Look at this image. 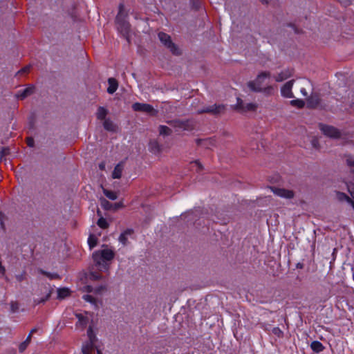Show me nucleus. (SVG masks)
Here are the masks:
<instances>
[{"label":"nucleus","mask_w":354,"mask_h":354,"mask_svg":"<svg viewBox=\"0 0 354 354\" xmlns=\"http://www.w3.org/2000/svg\"><path fill=\"white\" fill-rule=\"evenodd\" d=\"M26 271H23V272L21 274L16 275V277H15L16 279L19 282H21L22 281L26 279Z\"/></svg>","instance_id":"a18cd8bd"},{"label":"nucleus","mask_w":354,"mask_h":354,"mask_svg":"<svg viewBox=\"0 0 354 354\" xmlns=\"http://www.w3.org/2000/svg\"><path fill=\"white\" fill-rule=\"evenodd\" d=\"M108 113L109 111L106 108L103 106H99L96 112V118L97 120H104L106 119V116Z\"/></svg>","instance_id":"5701e85b"},{"label":"nucleus","mask_w":354,"mask_h":354,"mask_svg":"<svg viewBox=\"0 0 354 354\" xmlns=\"http://www.w3.org/2000/svg\"><path fill=\"white\" fill-rule=\"evenodd\" d=\"M88 243L90 248H93L97 243V239L93 234H91L88 239Z\"/></svg>","instance_id":"f704fd0d"},{"label":"nucleus","mask_w":354,"mask_h":354,"mask_svg":"<svg viewBox=\"0 0 354 354\" xmlns=\"http://www.w3.org/2000/svg\"><path fill=\"white\" fill-rule=\"evenodd\" d=\"M115 257V253L110 249H104L98 250L93 254V259L95 266L101 271H108L109 269V263Z\"/></svg>","instance_id":"f257e3e1"},{"label":"nucleus","mask_w":354,"mask_h":354,"mask_svg":"<svg viewBox=\"0 0 354 354\" xmlns=\"http://www.w3.org/2000/svg\"><path fill=\"white\" fill-rule=\"evenodd\" d=\"M198 0H193V6L195 7L196 9L198 8Z\"/></svg>","instance_id":"6e6d98bb"},{"label":"nucleus","mask_w":354,"mask_h":354,"mask_svg":"<svg viewBox=\"0 0 354 354\" xmlns=\"http://www.w3.org/2000/svg\"><path fill=\"white\" fill-rule=\"evenodd\" d=\"M26 143H27V145L30 147H33L34 145H35V141H34V139L31 137H28L26 139Z\"/></svg>","instance_id":"de8ad7c7"},{"label":"nucleus","mask_w":354,"mask_h":354,"mask_svg":"<svg viewBox=\"0 0 354 354\" xmlns=\"http://www.w3.org/2000/svg\"><path fill=\"white\" fill-rule=\"evenodd\" d=\"M311 144L313 145V147L315 149H319V140L317 138H313L311 141Z\"/></svg>","instance_id":"09e8293b"},{"label":"nucleus","mask_w":354,"mask_h":354,"mask_svg":"<svg viewBox=\"0 0 354 354\" xmlns=\"http://www.w3.org/2000/svg\"><path fill=\"white\" fill-rule=\"evenodd\" d=\"M171 126L186 131L192 130L194 127V123L189 120H173L168 122Z\"/></svg>","instance_id":"423d86ee"},{"label":"nucleus","mask_w":354,"mask_h":354,"mask_svg":"<svg viewBox=\"0 0 354 354\" xmlns=\"http://www.w3.org/2000/svg\"><path fill=\"white\" fill-rule=\"evenodd\" d=\"M290 104L292 106H295L299 109H301L305 106L304 101L303 100H300V99L292 100L290 102Z\"/></svg>","instance_id":"7c9ffc66"},{"label":"nucleus","mask_w":354,"mask_h":354,"mask_svg":"<svg viewBox=\"0 0 354 354\" xmlns=\"http://www.w3.org/2000/svg\"><path fill=\"white\" fill-rule=\"evenodd\" d=\"M295 83V80H291L286 82L281 88V94L286 98H294L295 95L292 92V88Z\"/></svg>","instance_id":"f8f14e48"},{"label":"nucleus","mask_w":354,"mask_h":354,"mask_svg":"<svg viewBox=\"0 0 354 354\" xmlns=\"http://www.w3.org/2000/svg\"><path fill=\"white\" fill-rule=\"evenodd\" d=\"M102 278V275L97 272H91L90 273V279L91 280L97 281V280L101 279Z\"/></svg>","instance_id":"ea45409f"},{"label":"nucleus","mask_w":354,"mask_h":354,"mask_svg":"<svg viewBox=\"0 0 354 354\" xmlns=\"http://www.w3.org/2000/svg\"><path fill=\"white\" fill-rule=\"evenodd\" d=\"M270 189L275 195L281 198L291 199L295 196V192L292 190L279 188L276 187H270Z\"/></svg>","instance_id":"1a4fd4ad"},{"label":"nucleus","mask_w":354,"mask_h":354,"mask_svg":"<svg viewBox=\"0 0 354 354\" xmlns=\"http://www.w3.org/2000/svg\"><path fill=\"white\" fill-rule=\"evenodd\" d=\"M293 74L294 69L288 68L281 71L277 76L274 77V79L276 82H281L292 77Z\"/></svg>","instance_id":"4468645a"},{"label":"nucleus","mask_w":354,"mask_h":354,"mask_svg":"<svg viewBox=\"0 0 354 354\" xmlns=\"http://www.w3.org/2000/svg\"><path fill=\"white\" fill-rule=\"evenodd\" d=\"M97 354H102V351H101L97 350Z\"/></svg>","instance_id":"0e129e2a"},{"label":"nucleus","mask_w":354,"mask_h":354,"mask_svg":"<svg viewBox=\"0 0 354 354\" xmlns=\"http://www.w3.org/2000/svg\"><path fill=\"white\" fill-rule=\"evenodd\" d=\"M95 342L88 341L85 344L82 346V353L83 354H91L93 349Z\"/></svg>","instance_id":"bb28decb"},{"label":"nucleus","mask_w":354,"mask_h":354,"mask_svg":"<svg viewBox=\"0 0 354 354\" xmlns=\"http://www.w3.org/2000/svg\"><path fill=\"white\" fill-rule=\"evenodd\" d=\"M244 106L243 100L240 97H237L236 104L232 108L234 110L243 113Z\"/></svg>","instance_id":"cd10ccee"},{"label":"nucleus","mask_w":354,"mask_h":354,"mask_svg":"<svg viewBox=\"0 0 354 354\" xmlns=\"http://www.w3.org/2000/svg\"><path fill=\"white\" fill-rule=\"evenodd\" d=\"M353 279H354V272H353Z\"/></svg>","instance_id":"338daca9"},{"label":"nucleus","mask_w":354,"mask_h":354,"mask_svg":"<svg viewBox=\"0 0 354 354\" xmlns=\"http://www.w3.org/2000/svg\"><path fill=\"white\" fill-rule=\"evenodd\" d=\"M194 162L198 166V169L200 170L203 169V166L201 165V163L198 160H195Z\"/></svg>","instance_id":"3c124183"},{"label":"nucleus","mask_w":354,"mask_h":354,"mask_svg":"<svg viewBox=\"0 0 354 354\" xmlns=\"http://www.w3.org/2000/svg\"><path fill=\"white\" fill-rule=\"evenodd\" d=\"M103 194L109 199L111 200H115L118 198V194L116 192L106 189H103Z\"/></svg>","instance_id":"c756f323"},{"label":"nucleus","mask_w":354,"mask_h":354,"mask_svg":"<svg viewBox=\"0 0 354 354\" xmlns=\"http://www.w3.org/2000/svg\"><path fill=\"white\" fill-rule=\"evenodd\" d=\"M158 129H159V134L160 136H167L171 135V133H172V130L167 126L160 125V126H159Z\"/></svg>","instance_id":"c85d7f7f"},{"label":"nucleus","mask_w":354,"mask_h":354,"mask_svg":"<svg viewBox=\"0 0 354 354\" xmlns=\"http://www.w3.org/2000/svg\"><path fill=\"white\" fill-rule=\"evenodd\" d=\"M134 233V230L131 228H128L122 232L118 238L119 241L124 245L128 243V236H131Z\"/></svg>","instance_id":"dca6fc26"},{"label":"nucleus","mask_w":354,"mask_h":354,"mask_svg":"<svg viewBox=\"0 0 354 354\" xmlns=\"http://www.w3.org/2000/svg\"><path fill=\"white\" fill-rule=\"evenodd\" d=\"M340 4L344 8H347L352 4L351 0H339Z\"/></svg>","instance_id":"49530a36"},{"label":"nucleus","mask_w":354,"mask_h":354,"mask_svg":"<svg viewBox=\"0 0 354 354\" xmlns=\"http://www.w3.org/2000/svg\"><path fill=\"white\" fill-rule=\"evenodd\" d=\"M100 205L104 209L112 210L114 212L124 207V205L122 202L111 203L104 198H100Z\"/></svg>","instance_id":"9d476101"},{"label":"nucleus","mask_w":354,"mask_h":354,"mask_svg":"<svg viewBox=\"0 0 354 354\" xmlns=\"http://www.w3.org/2000/svg\"><path fill=\"white\" fill-rule=\"evenodd\" d=\"M19 304L17 301H12L10 302V312L15 313L19 310Z\"/></svg>","instance_id":"c9c22d12"},{"label":"nucleus","mask_w":354,"mask_h":354,"mask_svg":"<svg viewBox=\"0 0 354 354\" xmlns=\"http://www.w3.org/2000/svg\"><path fill=\"white\" fill-rule=\"evenodd\" d=\"M10 153V149L8 147H3L1 150L0 151V160H2V158L9 154Z\"/></svg>","instance_id":"a19ab883"},{"label":"nucleus","mask_w":354,"mask_h":354,"mask_svg":"<svg viewBox=\"0 0 354 354\" xmlns=\"http://www.w3.org/2000/svg\"><path fill=\"white\" fill-rule=\"evenodd\" d=\"M351 173L354 174V169L351 170Z\"/></svg>","instance_id":"69168bd1"},{"label":"nucleus","mask_w":354,"mask_h":354,"mask_svg":"<svg viewBox=\"0 0 354 354\" xmlns=\"http://www.w3.org/2000/svg\"><path fill=\"white\" fill-rule=\"evenodd\" d=\"M270 77V73L269 71H263L260 73L256 79L252 81H249L248 82H253L254 86H261L263 82V80L266 78H268Z\"/></svg>","instance_id":"2eb2a0df"},{"label":"nucleus","mask_w":354,"mask_h":354,"mask_svg":"<svg viewBox=\"0 0 354 354\" xmlns=\"http://www.w3.org/2000/svg\"><path fill=\"white\" fill-rule=\"evenodd\" d=\"M31 337H32V335H28V337H26L25 342H28V344H30V341H31Z\"/></svg>","instance_id":"052dcab7"},{"label":"nucleus","mask_w":354,"mask_h":354,"mask_svg":"<svg viewBox=\"0 0 354 354\" xmlns=\"http://www.w3.org/2000/svg\"><path fill=\"white\" fill-rule=\"evenodd\" d=\"M132 109L135 111L144 112L151 114V115H156L157 111L149 104L136 102L133 104Z\"/></svg>","instance_id":"0eeeda50"},{"label":"nucleus","mask_w":354,"mask_h":354,"mask_svg":"<svg viewBox=\"0 0 354 354\" xmlns=\"http://www.w3.org/2000/svg\"><path fill=\"white\" fill-rule=\"evenodd\" d=\"M44 290L45 296L44 297H41L40 299H34V303L36 305L42 304L48 301L50 297H51V295L53 292V288L50 286L49 283L44 284L42 287L41 290Z\"/></svg>","instance_id":"9b49d317"},{"label":"nucleus","mask_w":354,"mask_h":354,"mask_svg":"<svg viewBox=\"0 0 354 354\" xmlns=\"http://www.w3.org/2000/svg\"><path fill=\"white\" fill-rule=\"evenodd\" d=\"M318 127L322 133L328 138L339 139L342 136L341 131L334 126L319 123Z\"/></svg>","instance_id":"20e7f679"},{"label":"nucleus","mask_w":354,"mask_h":354,"mask_svg":"<svg viewBox=\"0 0 354 354\" xmlns=\"http://www.w3.org/2000/svg\"><path fill=\"white\" fill-rule=\"evenodd\" d=\"M97 225L102 229H107L109 226V224L106 221V220L101 216L97 221Z\"/></svg>","instance_id":"473e14b6"},{"label":"nucleus","mask_w":354,"mask_h":354,"mask_svg":"<svg viewBox=\"0 0 354 354\" xmlns=\"http://www.w3.org/2000/svg\"><path fill=\"white\" fill-rule=\"evenodd\" d=\"M37 272L43 275H45L50 279H59L60 276L57 273H50L49 272L45 271L41 268H38Z\"/></svg>","instance_id":"393cba45"},{"label":"nucleus","mask_w":354,"mask_h":354,"mask_svg":"<svg viewBox=\"0 0 354 354\" xmlns=\"http://www.w3.org/2000/svg\"><path fill=\"white\" fill-rule=\"evenodd\" d=\"M97 216H100V218L101 216H102V212H101V211H100V209H97Z\"/></svg>","instance_id":"e2e57ef3"},{"label":"nucleus","mask_w":354,"mask_h":354,"mask_svg":"<svg viewBox=\"0 0 354 354\" xmlns=\"http://www.w3.org/2000/svg\"><path fill=\"white\" fill-rule=\"evenodd\" d=\"M123 9L124 5L120 3L119 5V12L115 17V22L118 25V30L120 32L122 36L129 41V33L130 30V24L125 20L124 17L122 15Z\"/></svg>","instance_id":"f03ea898"},{"label":"nucleus","mask_w":354,"mask_h":354,"mask_svg":"<svg viewBox=\"0 0 354 354\" xmlns=\"http://www.w3.org/2000/svg\"><path fill=\"white\" fill-rule=\"evenodd\" d=\"M346 165L350 167H354V157L351 155L346 156Z\"/></svg>","instance_id":"4c0bfd02"},{"label":"nucleus","mask_w":354,"mask_h":354,"mask_svg":"<svg viewBox=\"0 0 354 354\" xmlns=\"http://www.w3.org/2000/svg\"><path fill=\"white\" fill-rule=\"evenodd\" d=\"M108 84L109 86L107 88V92L109 94L114 93L117 91L118 87V82L117 80L113 77H110L108 79Z\"/></svg>","instance_id":"aec40b11"},{"label":"nucleus","mask_w":354,"mask_h":354,"mask_svg":"<svg viewBox=\"0 0 354 354\" xmlns=\"http://www.w3.org/2000/svg\"><path fill=\"white\" fill-rule=\"evenodd\" d=\"M71 291L68 288H61L57 289V299H64L70 295Z\"/></svg>","instance_id":"b1692460"},{"label":"nucleus","mask_w":354,"mask_h":354,"mask_svg":"<svg viewBox=\"0 0 354 354\" xmlns=\"http://www.w3.org/2000/svg\"><path fill=\"white\" fill-rule=\"evenodd\" d=\"M106 290V288L105 286H99L97 287H96L95 288H94V293L95 294H101L103 291H105Z\"/></svg>","instance_id":"37998d69"},{"label":"nucleus","mask_w":354,"mask_h":354,"mask_svg":"<svg viewBox=\"0 0 354 354\" xmlns=\"http://www.w3.org/2000/svg\"><path fill=\"white\" fill-rule=\"evenodd\" d=\"M123 170V162H119L114 168L112 173V178L114 179H119L122 176Z\"/></svg>","instance_id":"4be33fe9"},{"label":"nucleus","mask_w":354,"mask_h":354,"mask_svg":"<svg viewBox=\"0 0 354 354\" xmlns=\"http://www.w3.org/2000/svg\"><path fill=\"white\" fill-rule=\"evenodd\" d=\"M30 66H26L25 67H24L23 68L21 69V71L19 72H21V73H27L30 70Z\"/></svg>","instance_id":"603ef678"},{"label":"nucleus","mask_w":354,"mask_h":354,"mask_svg":"<svg viewBox=\"0 0 354 354\" xmlns=\"http://www.w3.org/2000/svg\"><path fill=\"white\" fill-rule=\"evenodd\" d=\"M35 92V86H29L25 89L19 91L17 94V97L20 100H24L26 97L31 95Z\"/></svg>","instance_id":"f3484780"},{"label":"nucleus","mask_w":354,"mask_h":354,"mask_svg":"<svg viewBox=\"0 0 354 354\" xmlns=\"http://www.w3.org/2000/svg\"><path fill=\"white\" fill-rule=\"evenodd\" d=\"M28 343L24 341L23 342H21L19 346V351L20 353H23L27 348V346H28Z\"/></svg>","instance_id":"c03bdc74"},{"label":"nucleus","mask_w":354,"mask_h":354,"mask_svg":"<svg viewBox=\"0 0 354 354\" xmlns=\"http://www.w3.org/2000/svg\"><path fill=\"white\" fill-rule=\"evenodd\" d=\"M203 140L202 139H196V142L198 145H200Z\"/></svg>","instance_id":"680f3d73"},{"label":"nucleus","mask_w":354,"mask_h":354,"mask_svg":"<svg viewBox=\"0 0 354 354\" xmlns=\"http://www.w3.org/2000/svg\"><path fill=\"white\" fill-rule=\"evenodd\" d=\"M310 348L315 353H320L324 349V346L319 341H313L310 344Z\"/></svg>","instance_id":"a878e982"},{"label":"nucleus","mask_w":354,"mask_h":354,"mask_svg":"<svg viewBox=\"0 0 354 354\" xmlns=\"http://www.w3.org/2000/svg\"><path fill=\"white\" fill-rule=\"evenodd\" d=\"M0 274L4 277L5 274H6V268L5 267L2 265V263L1 261H0Z\"/></svg>","instance_id":"8fccbe9b"},{"label":"nucleus","mask_w":354,"mask_h":354,"mask_svg":"<svg viewBox=\"0 0 354 354\" xmlns=\"http://www.w3.org/2000/svg\"><path fill=\"white\" fill-rule=\"evenodd\" d=\"M272 333L279 337L283 336V331L279 327H274L272 330Z\"/></svg>","instance_id":"79ce46f5"},{"label":"nucleus","mask_w":354,"mask_h":354,"mask_svg":"<svg viewBox=\"0 0 354 354\" xmlns=\"http://www.w3.org/2000/svg\"><path fill=\"white\" fill-rule=\"evenodd\" d=\"M158 38L161 43L164 44L165 47H167L169 50L172 53V54L175 55H180V52L179 51L177 46L171 41V37L165 32H159Z\"/></svg>","instance_id":"39448f33"},{"label":"nucleus","mask_w":354,"mask_h":354,"mask_svg":"<svg viewBox=\"0 0 354 354\" xmlns=\"http://www.w3.org/2000/svg\"><path fill=\"white\" fill-rule=\"evenodd\" d=\"M99 168L100 170H104L105 169V163L104 162L100 163Z\"/></svg>","instance_id":"4d7b16f0"},{"label":"nucleus","mask_w":354,"mask_h":354,"mask_svg":"<svg viewBox=\"0 0 354 354\" xmlns=\"http://www.w3.org/2000/svg\"><path fill=\"white\" fill-rule=\"evenodd\" d=\"M37 330H38V328L37 327H35L32 329H31V330H30L29 334L32 335V334L36 333V332H37Z\"/></svg>","instance_id":"bf43d9fd"},{"label":"nucleus","mask_w":354,"mask_h":354,"mask_svg":"<svg viewBox=\"0 0 354 354\" xmlns=\"http://www.w3.org/2000/svg\"><path fill=\"white\" fill-rule=\"evenodd\" d=\"M336 197L340 202H347L354 209V201L346 194L341 192H336Z\"/></svg>","instance_id":"6ab92c4d"},{"label":"nucleus","mask_w":354,"mask_h":354,"mask_svg":"<svg viewBox=\"0 0 354 354\" xmlns=\"http://www.w3.org/2000/svg\"><path fill=\"white\" fill-rule=\"evenodd\" d=\"M247 85L250 90L252 92L263 93L266 95H271L273 91V87L272 86H268L264 88L262 86H254L253 82H248Z\"/></svg>","instance_id":"ddd939ff"},{"label":"nucleus","mask_w":354,"mask_h":354,"mask_svg":"<svg viewBox=\"0 0 354 354\" xmlns=\"http://www.w3.org/2000/svg\"><path fill=\"white\" fill-rule=\"evenodd\" d=\"M257 109V104L254 103H248L244 106L243 113L248 111H254Z\"/></svg>","instance_id":"2f4dec72"},{"label":"nucleus","mask_w":354,"mask_h":354,"mask_svg":"<svg viewBox=\"0 0 354 354\" xmlns=\"http://www.w3.org/2000/svg\"><path fill=\"white\" fill-rule=\"evenodd\" d=\"M300 91H301V93H302V95L304 97H307L308 96V93H307L306 90L304 88H302Z\"/></svg>","instance_id":"5fc2aeb1"},{"label":"nucleus","mask_w":354,"mask_h":354,"mask_svg":"<svg viewBox=\"0 0 354 354\" xmlns=\"http://www.w3.org/2000/svg\"><path fill=\"white\" fill-rule=\"evenodd\" d=\"M296 268L298 269H302L304 268V263H297Z\"/></svg>","instance_id":"13d9d810"},{"label":"nucleus","mask_w":354,"mask_h":354,"mask_svg":"<svg viewBox=\"0 0 354 354\" xmlns=\"http://www.w3.org/2000/svg\"><path fill=\"white\" fill-rule=\"evenodd\" d=\"M226 110V105L214 104L210 106L203 107L197 111L198 114L209 113L214 116L218 117L223 114Z\"/></svg>","instance_id":"7ed1b4c3"},{"label":"nucleus","mask_w":354,"mask_h":354,"mask_svg":"<svg viewBox=\"0 0 354 354\" xmlns=\"http://www.w3.org/2000/svg\"><path fill=\"white\" fill-rule=\"evenodd\" d=\"M86 290L88 292H94V288L91 286H86Z\"/></svg>","instance_id":"864d4df0"},{"label":"nucleus","mask_w":354,"mask_h":354,"mask_svg":"<svg viewBox=\"0 0 354 354\" xmlns=\"http://www.w3.org/2000/svg\"><path fill=\"white\" fill-rule=\"evenodd\" d=\"M75 317L78 319L79 322L83 325L85 326L87 323V318L85 317L84 315L80 313H77L75 315Z\"/></svg>","instance_id":"58836bf2"},{"label":"nucleus","mask_w":354,"mask_h":354,"mask_svg":"<svg viewBox=\"0 0 354 354\" xmlns=\"http://www.w3.org/2000/svg\"><path fill=\"white\" fill-rule=\"evenodd\" d=\"M103 127L104 129L111 132H115L118 129V127L109 118L104 120Z\"/></svg>","instance_id":"412c9836"},{"label":"nucleus","mask_w":354,"mask_h":354,"mask_svg":"<svg viewBox=\"0 0 354 354\" xmlns=\"http://www.w3.org/2000/svg\"><path fill=\"white\" fill-rule=\"evenodd\" d=\"M87 335L89 339L88 341L93 342H95L96 341V337H95V335L94 334V332H93V328L91 326H90L87 330Z\"/></svg>","instance_id":"72a5a7b5"},{"label":"nucleus","mask_w":354,"mask_h":354,"mask_svg":"<svg viewBox=\"0 0 354 354\" xmlns=\"http://www.w3.org/2000/svg\"><path fill=\"white\" fill-rule=\"evenodd\" d=\"M82 299L87 302L97 305L96 299L90 295H83Z\"/></svg>","instance_id":"e433bc0d"},{"label":"nucleus","mask_w":354,"mask_h":354,"mask_svg":"<svg viewBox=\"0 0 354 354\" xmlns=\"http://www.w3.org/2000/svg\"><path fill=\"white\" fill-rule=\"evenodd\" d=\"M307 107L309 109H316L318 107L324 108L322 105V99L317 93H313L309 97L306 98Z\"/></svg>","instance_id":"6e6552de"},{"label":"nucleus","mask_w":354,"mask_h":354,"mask_svg":"<svg viewBox=\"0 0 354 354\" xmlns=\"http://www.w3.org/2000/svg\"><path fill=\"white\" fill-rule=\"evenodd\" d=\"M149 149L151 152L155 154L160 153L162 151V146L156 140L149 141Z\"/></svg>","instance_id":"a211bd4d"}]
</instances>
